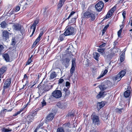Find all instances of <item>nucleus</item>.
Returning <instances> with one entry per match:
<instances>
[{"label": "nucleus", "mask_w": 132, "mask_h": 132, "mask_svg": "<svg viewBox=\"0 0 132 132\" xmlns=\"http://www.w3.org/2000/svg\"><path fill=\"white\" fill-rule=\"evenodd\" d=\"M126 50V48H125L123 51V52L120 55V61L121 62H123L124 60L125 57V52Z\"/></svg>", "instance_id": "2eb2a0df"}, {"label": "nucleus", "mask_w": 132, "mask_h": 132, "mask_svg": "<svg viewBox=\"0 0 132 132\" xmlns=\"http://www.w3.org/2000/svg\"><path fill=\"white\" fill-rule=\"evenodd\" d=\"M74 32V28L73 27H69L66 30L64 34L65 36H66L72 35Z\"/></svg>", "instance_id": "39448f33"}, {"label": "nucleus", "mask_w": 132, "mask_h": 132, "mask_svg": "<svg viewBox=\"0 0 132 132\" xmlns=\"http://www.w3.org/2000/svg\"><path fill=\"white\" fill-rule=\"evenodd\" d=\"M31 58H30L28 60L27 63L26 64L29 65L31 63Z\"/></svg>", "instance_id": "603ef678"}, {"label": "nucleus", "mask_w": 132, "mask_h": 132, "mask_svg": "<svg viewBox=\"0 0 132 132\" xmlns=\"http://www.w3.org/2000/svg\"><path fill=\"white\" fill-rule=\"evenodd\" d=\"M64 34H62L60 35L59 37V40L61 41H63L65 37Z\"/></svg>", "instance_id": "4c0bfd02"}, {"label": "nucleus", "mask_w": 132, "mask_h": 132, "mask_svg": "<svg viewBox=\"0 0 132 132\" xmlns=\"http://www.w3.org/2000/svg\"><path fill=\"white\" fill-rule=\"evenodd\" d=\"M109 26V24H108L104 27V28L103 30V32L104 31H105L107 29V28H108V27Z\"/></svg>", "instance_id": "3c124183"}, {"label": "nucleus", "mask_w": 132, "mask_h": 132, "mask_svg": "<svg viewBox=\"0 0 132 132\" xmlns=\"http://www.w3.org/2000/svg\"><path fill=\"white\" fill-rule=\"evenodd\" d=\"M105 102L102 101L101 102H98L97 105V107L98 109H100L105 105Z\"/></svg>", "instance_id": "4468645a"}, {"label": "nucleus", "mask_w": 132, "mask_h": 132, "mask_svg": "<svg viewBox=\"0 0 132 132\" xmlns=\"http://www.w3.org/2000/svg\"><path fill=\"white\" fill-rule=\"evenodd\" d=\"M64 81V80L63 79L61 78L59 80L58 84H60L62 83Z\"/></svg>", "instance_id": "a18cd8bd"}, {"label": "nucleus", "mask_w": 132, "mask_h": 132, "mask_svg": "<svg viewBox=\"0 0 132 132\" xmlns=\"http://www.w3.org/2000/svg\"><path fill=\"white\" fill-rule=\"evenodd\" d=\"M11 130H10L5 128H3L2 129V131L4 132H8L11 131Z\"/></svg>", "instance_id": "79ce46f5"}, {"label": "nucleus", "mask_w": 132, "mask_h": 132, "mask_svg": "<svg viewBox=\"0 0 132 132\" xmlns=\"http://www.w3.org/2000/svg\"><path fill=\"white\" fill-rule=\"evenodd\" d=\"M14 30L17 31H20L22 33L21 28L22 26L21 25L17 23L13 25Z\"/></svg>", "instance_id": "9b49d317"}, {"label": "nucleus", "mask_w": 132, "mask_h": 132, "mask_svg": "<svg viewBox=\"0 0 132 132\" xmlns=\"http://www.w3.org/2000/svg\"><path fill=\"white\" fill-rule=\"evenodd\" d=\"M108 72L107 69H105L104 71H102L100 76L98 77L97 79H99L103 77Z\"/></svg>", "instance_id": "aec40b11"}, {"label": "nucleus", "mask_w": 132, "mask_h": 132, "mask_svg": "<svg viewBox=\"0 0 132 132\" xmlns=\"http://www.w3.org/2000/svg\"><path fill=\"white\" fill-rule=\"evenodd\" d=\"M64 2H61V1H60L59 2V4L58 5V9L60 8H61L62 6H63V5L64 4Z\"/></svg>", "instance_id": "c9c22d12"}, {"label": "nucleus", "mask_w": 132, "mask_h": 132, "mask_svg": "<svg viewBox=\"0 0 132 132\" xmlns=\"http://www.w3.org/2000/svg\"><path fill=\"white\" fill-rule=\"evenodd\" d=\"M77 18V17L74 18H72L71 20L69 21L68 24L69 25H71L73 24L76 22V19Z\"/></svg>", "instance_id": "bb28decb"}, {"label": "nucleus", "mask_w": 132, "mask_h": 132, "mask_svg": "<svg viewBox=\"0 0 132 132\" xmlns=\"http://www.w3.org/2000/svg\"><path fill=\"white\" fill-rule=\"evenodd\" d=\"M7 69V67L6 66H2L0 69V86H1V78H3L4 77V73L6 72Z\"/></svg>", "instance_id": "423d86ee"}, {"label": "nucleus", "mask_w": 132, "mask_h": 132, "mask_svg": "<svg viewBox=\"0 0 132 132\" xmlns=\"http://www.w3.org/2000/svg\"><path fill=\"white\" fill-rule=\"evenodd\" d=\"M34 84L33 85H31V88L33 87H34V85L36 84V83H35V82H34Z\"/></svg>", "instance_id": "69168bd1"}, {"label": "nucleus", "mask_w": 132, "mask_h": 132, "mask_svg": "<svg viewBox=\"0 0 132 132\" xmlns=\"http://www.w3.org/2000/svg\"><path fill=\"white\" fill-rule=\"evenodd\" d=\"M112 14L111 12L110 11H109L108 12L107 14L106 15L107 18H110L112 16Z\"/></svg>", "instance_id": "ea45409f"}, {"label": "nucleus", "mask_w": 132, "mask_h": 132, "mask_svg": "<svg viewBox=\"0 0 132 132\" xmlns=\"http://www.w3.org/2000/svg\"><path fill=\"white\" fill-rule=\"evenodd\" d=\"M35 29H33V31H32V34H31L30 36V37H31L32 36V35H33L34 34L35 32Z\"/></svg>", "instance_id": "e2e57ef3"}, {"label": "nucleus", "mask_w": 132, "mask_h": 132, "mask_svg": "<svg viewBox=\"0 0 132 132\" xmlns=\"http://www.w3.org/2000/svg\"><path fill=\"white\" fill-rule=\"evenodd\" d=\"M57 76V75L56 72L55 71H53L52 72L50 75V80H52L54 78L56 77Z\"/></svg>", "instance_id": "a878e982"}, {"label": "nucleus", "mask_w": 132, "mask_h": 132, "mask_svg": "<svg viewBox=\"0 0 132 132\" xmlns=\"http://www.w3.org/2000/svg\"><path fill=\"white\" fill-rule=\"evenodd\" d=\"M15 12H17L20 9V7L19 6H17L15 9Z\"/></svg>", "instance_id": "6e6d98bb"}, {"label": "nucleus", "mask_w": 132, "mask_h": 132, "mask_svg": "<svg viewBox=\"0 0 132 132\" xmlns=\"http://www.w3.org/2000/svg\"><path fill=\"white\" fill-rule=\"evenodd\" d=\"M28 81L27 80L26 81V82L25 85H24L23 86V87L21 89H24V87L26 86L27 85H28Z\"/></svg>", "instance_id": "bf43d9fd"}, {"label": "nucleus", "mask_w": 132, "mask_h": 132, "mask_svg": "<svg viewBox=\"0 0 132 132\" xmlns=\"http://www.w3.org/2000/svg\"><path fill=\"white\" fill-rule=\"evenodd\" d=\"M108 87V86L106 84L102 83L99 86V88L101 90H104Z\"/></svg>", "instance_id": "a211bd4d"}, {"label": "nucleus", "mask_w": 132, "mask_h": 132, "mask_svg": "<svg viewBox=\"0 0 132 132\" xmlns=\"http://www.w3.org/2000/svg\"><path fill=\"white\" fill-rule=\"evenodd\" d=\"M3 56L6 62L10 61V57L7 53H5L3 55Z\"/></svg>", "instance_id": "5701e85b"}, {"label": "nucleus", "mask_w": 132, "mask_h": 132, "mask_svg": "<svg viewBox=\"0 0 132 132\" xmlns=\"http://www.w3.org/2000/svg\"><path fill=\"white\" fill-rule=\"evenodd\" d=\"M52 95L53 97L58 99L61 97L62 96V93L60 90L55 89L53 92Z\"/></svg>", "instance_id": "f03ea898"}, {"label": "nucleus", "mask_w": 132, "mask_h": 132, "mask_svg": "<svg viewBox=\"0 0 132 132\" xmlns=\"http://www.w3.org/2000/svg\"><path fill=\"white\" fill-rule=\"evenodd\" d=\"M126 12L125 11H123L122 13V15L123 16V19H125L126 18Z\"/></svg>", "instance_id": "4d7b16f0"}, {"label": "nucleus", "mask_w": 132, "mask_h": 132, "mask_svg": "<svg viewBox=\"0 0 132 132\" xmlns=\"http://www.w3.org/2000/svg\"><path fill=\"white\" fill-rule=\"evenodd\" d=\"M75 110H72L69 112L67 115L66 117H70V118L73 117L75 115Z\"/></svg>", "instance_id": "6ab92c4d"}, {"label": "nucleus", "mask_w": 132, "mask_h": 132, "mask_svg": "<svg viewBox=\"0 0 132 132\" xmlns=\"http://www.w3.org/2000/svg\"><path fill=\"white\" fill-rule=\"evenodd\" d=\"M54 117V114L52 113H50L47 116L46 119L47 121H51L53 120Z\"/></svg>", "instance_id": "412c9836"}, {"label": "nucleus", "mask_w": 132, "mask_h": 132, "mask_svg": "<svg viewBox=\"0 0 132 132\" xmlns=\"http://www.w3.org/2000/svg\"><path fill=\"white\" fill-rule=\"evenodd\" d=\"M91 12L89 11H86L84 12L83 16L82 17L83 18H89V16Z\"/></svg>", "instance_id": "393cba45"}, {"label": "nucleus", "mask_w": 132, "mask_h": 132, "mask_svg": "<svg viewBox=\"0 0 132 132\" xmlns=\"http://www.w3.org/2000/svg\"><path fill=\"white\" fill-rule=\"evenodd\" d=\"M14 39H13L12 40V42L11 43V45H14L15 44V42L14 40Z\"/></svg>", "instance_id": "13d9d810"}, {"label": "nucleus", "mask_w": 132, "mask_h": 132, "mask_svg": "<svg viewBox=\"0 0 132 132\" xmlns=\"http://www.w3.org/2000/svg\"><path fill=\"white\" fill-rule=\"evenodd\" d=\"M105 92H100L99 94L96 96V97L97 98V99H100L102 97H104L105 96V95L106 94H105Z\"/></svg>", "instance_id": "f3484780"}, {"label": "nucleus", "mask_w": 132, "mask_h": 132, "mask_svg": "<svg viewBox=\"0 0 132 132\" xmlns=\"http://www.w3.org/2000/svg\"><path fill=\"white\" fill-rule=\"evenodd\" d=\"M36 112H35L27 116H24L23 118V121L28 124H30L33 120L34 118L36 116Z\"/></svg>", "instance_id": "f257e3e1"}, {"label": "nucleus", "mask_w": 132, "mask_h": 132, "mask_svg": "<svg viewBox=\"0 0 132 132\" xmlns=\"http://www.w3.org/2000/svg\"><path fill=\"white\" fill-rule=\"evenodd\" d=\"M105 49L104 48H98L97 51L100 53L103 56L105 54Z\"/></svg>", "instance_id": "72a5a7b5"}, {"label": "nucleus", "mask_w": 132, "mask_h": 132, "mask_svg": "<svg viewBox=\"0 0 132 132\" xmlns=\"http://www.w3.org/2000/svg\"><path fill=\"white\" fill-rule=\"evenodd\" d=\"M92 119L93 123L95 125L98 126L100 125V122L99 117L96 115L92 114Z\"/></svg>", "instance_id": "20e7f679"}, {"label": "nucleus", "mask_w": 132, "mask_h": 132, "mask_svg": "<svg viewBox=\"0 0 132 132\" xmlns=\"http://www.w3.org/2000/svg\"><path fill=\"white\" fill-rule=\"evenodd\" d=\"M124 109L123 108L121 109H118L116 108L115 109V112L117 113L121 114L122 113L123 111H124Z\"/></svg>", "instance_id": "c85d7f7f"}, {"label": "nucleus", "mask_w": 132, "mask_h": 132, "mask_svg": "<svg viewBox=\"0 0 132 132\" xmlns=\"http://www.w3.org/2000/svg\"><path fill=\"white\" fill-rule=\"evenodd\" d=\"M7 24L5 21H3L1 23V27L2 28H4L6 27Z\"/></svg>", "instance_id": "473e14b6"}, {"label": "nucleus", "mask_w": 132, "mask_h": 132, "mask_svg": "<svg viewBox=\"0 0 132 132\" xmlns=\"http://www.w3.org/2000/svg\"><path fill=\"white\" fill-rule=\"evenodd\" d=\"M40 40V39L38 38L37 37L35 41L34 42L32 46L33 47H35L36 45L39 42Z\"/></svg>", "instance_id": "e433bc0d"}, {"label": "nucleus", "mask_w": 132, "mask_h": 132, "mask_svg": "<svg viewBox=\"0 0 132 132\" xmlns=\"http://www.w3.org/2000/svg\"><path fill=\"white\" fill-rule=\"evenodd\" d=\"M65 86L67 87V88H69L70 86V84L68 81H66L65 82Z\"/></svg>", "instance_id": "58836bf2"}, {"label": "nucleus", "mask_w": 132, "mask_h": 132, "mask_svg": "<svg viewBox=\"0 0 132 132\" xmlns=\"http://www.w3.org/2000/svg\"><path fill=\"white\" fill-rule=\"evenodd\" d=\"M21 112V111H18L17 112L14 114L12 116V117H16Z\"/></svg>", "instance_id": "c03bdc74"}, {"label": "nucleus", "mask_w": 132, "mask_h": 132, "mask_svg": "<svg viewBox=\"0 0 132 132\" xmlns=\"http://www.w3.org/2000/svg\"><path fill=\"white\" fill-rule=\"evenodd\" d=\"M104 4L102 1H100L95 5V7L97 11H101L104 6Z\"/></svg>", "instance_id": "7ed1b4c3"}, {"label": "nucleus", "mask_w": 132, "mask_h": 132, "mask_svg": "<svg viewBox=\"0 0 132 132\" xmlns=\"http://www.w3.org/2000/svg\"><path fill=\"white\" fill-rule=\"evenodd\" d=\"M39 21V19L38 18H37L35 20L32 26L31 27L30 29H36V26L38 24Z\"/></svg>", "instance_id": "ddd939ff"}, {"label": "nucleus", "mask_w": 132, "mask_h": 132, "mask_svg": "<svg viewBox=\"0 0 132 132\" xmlns=\"http://www.w3.org/2000/svg\"><path fill=\"white\" fill-rule=\"evenodd\" d=\"M28 77L26 74H25L24 76L23 79H28Z\"/></svg>", "instance_id": "680f3d73"}, {"label": "nucleus", "mask_w": 132, "mask_h": 132, "mask_svg": "<svg viewBox=\"0 0 132 132\" xmlns=\"http://www.w3.org/2000/svg\"><path fill=\"white\" fill-rule=\"evenodd\" d=\"M131 26L132 27V19H131Z\"/></svg>", "instance_id": "774afa93"}, {"label": "nucleus", "mask_w": 132, "mask_h": 132, "mask_svg": "<svg viewBox=\"0 0 132 132\" xmlns=\"http://www.w3.org/2000/svg\"><path fill=\"white\" fill-rule=\"evenodd\" d=\"M41 104L43 106H44L46 105V103L44 99H43V101L41 102Z\"/></svg>", "instance_id": "8fccbe9b"}, {"label": "nucleus", "mask_w": 132, "mask_h": 132, "mask_svg": "<svg viewBox=\"0 0 132 132\" xmlns=\"http://www.w3.org/2000/svg\"><path fill=\"white\" fill-rule=\"evenodd\" d=\"M131 91L130 90H127L123 94L125 98L128 97L130 96Z\"/></svg>", "instance_id": "b1692460"}, {"label": "nucleus", "mask_w": 132, "mask_h": 132, "mask_svg": "<svg viewBox=\"0 0 132 132\" xmlns=\"http://www.w3.org/2000/svg\"><path fill=\"white\" fill-rule=\"evenodd\" d=\"M126 72V70L124 69L120 71L118 73L122 77L125 75Z\"/></svg>", "instance_id": "2f4dec72"}, {"label": "nucleus", "mask_w": 132, "mask_h": 132, "mask_svg": "<svg viewBox=\"0 0 132 132\" xmlns=\"http://www.w3.org/2000/svg\"><path fill=\"white\" fill-rule=\"evenodd\" d=\"M67 55L68 56L70 57L71 58H73L72 56L73 55L72 54L70 51H69V52L67 53Z\"/></svg>", "instance_id": "37998d69"}, {"label": "nucleus", "mask_w": 132, "mask_h": 132, "mask_svg": "<svg viewBox=\"0 0 132 132\" xmlns=\"http://www.w3.org/2000/svg\"><path fill=\"white\" fill-rule=\"evenodd\" d=\"M122 77L118 73L117 75L116 76L114 77L113 79L115 80H117L119 81L120 80Z\"/></svg>", "instance_id": "7c9ffc66"}, {"label": "nucleus", "mask_w": 132, "mask_h": 132, "mask_svg": "<svg viewBox=\"0 0 132 132\" xmlns=\"http://www.w3.org/2000/svg\"><path fill=\"white\" fill-rule=\"evenodd\" d=\"M43 31H42L40 32V33L38 37V38L40 39V38L41 37V36H42L43 35Z\"/></svg>", "instance_id": "864d4df0"}, {"label": "nucleus", "mask_w": 132, "mask_h": 132, "mask_svg": "<svg viewBox=\"0 0 132 132\" xmlns=\"http://www.w3.org/2000/svg\"><path fill=\"white\" fill-rule=\"evenodd\" d=\"M116 6H115L114 7H112L111 8V10L112 11V10L113 12H114L116 10Z\"/></svg>", "instance_id": "052dcab7"}, {"label": "nucleus", "mask_w": 132, "mask_h": 132, "mask_svg": "<svg viewBox=\"0 0 132 132\" xmlns=\"http://www.w3.org/2000/svg\"><path fill=\"white\" fill-rule=\"evenodd\" d=\"M108 115L107 116H106L105 117V118L104 119H103V118L102 119L103 120H107L108 119Z\"/></svg>", "instance_id": "0e129e2a"}, {"label": "nucleus", "mask_w": 132, "mask_h": 132, "mask_svg": "<svg viewBox=\"0 0 132 132\" xmlns=\"http://www.w3.org/2000/svg\"><path fill=\"white\" fill-rule=\"evenodd\" d=\"M103 56L106 60L108 61L111 60L112 57V53L106 52L104 55Z\"/></svg>", "instance_id": "9d476101"}, {"label": "nucleus", "mask_w": 132, "mask_h": 132, "mask_svg": "<svg viewBox=\"0 0 132 132\" xmlns=\"http://www.w3.org/2000/svg\"><path fill=\"white\" fill-rule=\"evenodd\" d=\"M57 106L62 109H64L67 107V104L65 103L59 102L56 104Z\"/></svg>", "instance_id": "1a4fd4ad"}, {"label": "nucleus", "mask_w": 132, "mask_h": 132, "mask_svg": "<svg viewBox=\"0 0 132 132\" xmlns=\"http://www.w3.org/2000/svg\"><path fill=\"white\" fill-rule=\"evenodd\" d=\"M110 11V12H111V13H112V14L113 13V12H114L112 10H111V9L110 11Z\"/></svg>", "instance_id": "338daca9"}, {"label": "nucleus", "mask_w": 132, "mask_h": 132, "mask_svg": "<svg viewBox=\"0 0 132 132\" xmlns=\"http://www.w3.org/2000/svg\"><path fill=\"white\" fill-rule=\"evenodd\" d=\"M122 31V29L121 28L118 32V37H119L120 36L121 34Z\"/></svg>", "instance_id": "49530a36"}, {"label": "nucleus", "mask_w": 132, "mask_h": 132, "mask_svg": "<svg viewBox=\"0 0 132 132\" xmlns=\"http://www.w3.org/2000/svg\"><path fill=\"white\" fill-rule=\"evenodd\" d=\"M70 61V59L69 58H66L63 60L62 64L64 65L66 68H67L69 66Z\"/></svg>", "instance_id": "f8f14e48"}, {"label": "nucleus", "mask_w": 132, "mask_h": 132, "mask_svg": "<svg viewBox=\"0 0 132 132\" xmlns=\"http://www.w3.org/2000/svg\"><path fill=\"white\" fill-rule=\"evenodd\" d=\"M93 55L94 58L96 60L98 61L99 57L100 56V54L98 53L95 52L93 53Z\"/></svg>", "instance_id": "c756f323"}, {"label": "nucleus", "mask_w": 132, "mask_h": 132, "mask_svg": "<svg viewBox=\"0 0 132 132\" xmlns=\"http://www.w3.org/2000/svg\"><path fill=\"white\" fill-rule=\"evenodd\" d=\"M75 61L76 60L75 59H73L72 60L71 67L70 69V77H71L72 76L75 70V68L76 66Z\"/></svg>", "instance_id": "0eeeda50"}, {"label": "nucleus", "mask_w": 132, "mask_h": 132, "mask_svg": "<svg viewBox=\"0 0 132 132\" xmlns=\"http://www.w3.org/2000/svg\"><path fill=\"white\" fill-rule=\"evenodd\" d=\"M11 78L7 79L4 83L3 91H4L5 89L8 88L10 86L11 82Z\"/></svg>", "instance_id": "6e6552de"}, {"label": "nucleus", "mask_w": 132, "mask_h": 132, "mask_svg": "<svg viewBox=\"0 0 132 132\" xmlns=\"http://www.w3.org/2000/svg\"><path fill=\"white\" fill-rule=\"evenodd\" d=\"M119 49L118 48H117L116 47H114L113 49V51L115 53L118 52Z\"/></svg>", "instance_id": "de8ad7c7"}, {"label": "nucleus", "mask_w": 132, "mask_h": 132, "mask_svg": "<svg viewBox=\"0 0 132 132\" xmlns=\"http://www.w3.org/2000/svg\"><path fill=\"white\" fill-rule=\"evenodd\" d=\"M69 89V88L64 87L63 89V93L65 94V97H67L70 94V92Z\"/></svg>", "instance_id": "dca6fc26"}, {"label": "nucleus", "mask_w": 132, "mask_h": 132, "mask_svg": "<svg viewBox=\"0 0 132 132\" xmlns=\"http://www.w3.org/2000/svg\"><path fill=\"white\" fill-rule=\"evenodd\" d=\"M9 33L6 31H4L3 32V36L4 37H5L6 39L8 38L9 36Z\"/></svg>", "instance_id": "cd10ccee"}, {"label": "nucleus", "mask_w": 132, "mask_h": 132, "mask_svg": "<svg viewBox=\"0 0 132 132\" xmlns=\"http://www.w3.org/2000/svg\"><path fill=\"white\" fill-rule=\"evenodd\" d=\"M106 43H104L102 44L101 45H100L99 46V47L100 48L103 47H104L105 46V45H106Z\"/></svg>", "instance_id": "5fc2aeb1"}, {"label": "nucleus", "mask_w": 132, "mask_h": 132, "mask_svg": "<svg viewBox=\"0 0 132 132\" xmlns=\"http://www.w3.org/2000/svg\"><path fill=\"white\" fill-rule=\"evenodd\" d=\"M75 13V12L74 11L72 12L71 13H70V15L68 16V18L65 19L64 21H65L66 20H67L68 19H69Z\"/></svg>", "instance_id": "a19ab883"}, {"label": "nucleus", "mask_w": 132, "mask_h": 132, "mask_svg": "<svg viewBox=\"0 0 132 132\" xmlns=\"http://www.w3.org/2000/svg\"><path fill=\"white\" fill-rule=\"evenodd\" d=\"M4 49L3 46L2 45L0 44V53Z\"/></svg>", "instance_id": "09e8293b"}, {"label": "nucleus", "mask_w": 132, "mask_h": 132, "mask_svg": "<svg viewBox=\"0 0 132 132\" xmlns=\"http://www.w3.org/2000/svg\"><path fill=\"white\" fill-rule=\"evenodd\" d=\"M89 18H90L89 20L90 21H94L96 18L95 13L91 12L89 16Z\"/></svg>", "instance_id": "4be33fe9"}, {"label": "nucleus", "mask_w": 132, "mask_h": 132, "mask_svg": "<svg viewBox=\"0 0 132 132\" xmlns=\"http://www.w3.org/2000/svg\"><path fill=\"white\" fill-rule=\"evenodd\" d=\"M56 132H64V131L63 127H60L57 129Z\"/></svg>", "instance_id": "f704fd0d"}]
</instances>
